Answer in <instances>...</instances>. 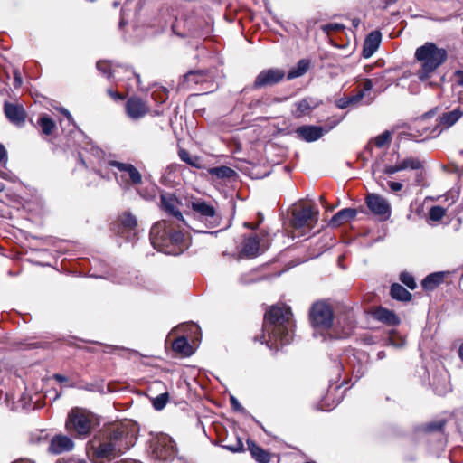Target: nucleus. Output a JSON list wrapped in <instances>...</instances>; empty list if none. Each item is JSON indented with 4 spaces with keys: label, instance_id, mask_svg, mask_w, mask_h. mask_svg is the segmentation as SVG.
Returning <instances> with one entry per match:
<instances>
[{
    "label": "nucleus",
    "instance_id": "obj_47",
    "mask_svg": "<svg viewBox=\"0 0 463 463\" xmlns=\"http://www.w3.org/2000/svg\"><path fill=\"white\" fill-rule=\"evenodd\" d=\"M230 402H231V405L234 411L244 412V408L241 405V403L235 397L231 396Z\"/></svg>",
    "mask_w": 463,
    "mask_h": 463
},
{
    "label": "nucleus",
    "instance_id": "obj_16",
    "mask_svg": "<svg viewBox=\"0 0 463 463\" xmlns=\"http://www.w3.org/2000/svg\"><path fill=\"white\" fill-rule=\"evenodd\" d=\"M318 212L312 207H303L293 213V224L297 228L311 226L317 220Z\"/></svg>",
    "mask_w": 463,
    "mask_h": 463
},
{
    "label": "nucleus",
    "instance_id": "obj_3",
    "mask_svg": "<svg viewBox=\"0 0 463 463\" xmlns=\"http://www.w3.org/2000/svg\"><path fill=\"white\" fill-rule=\"evenodd\" d=\"M414 58L420 64L416 76L421 82H427L429 86H432V82L429 80L433 77L437 69L446 61L448 52L444 48L438 47L434 43L428 42L416 49Z\"/></svg>",
    "mask_w": 463,
    "mask_h": 463
},
{
    "label": "nucleus",
    "instance_id": "obj_54",
    "mask_svg": "<svg viewBox=\"0 0 463 463\" xmlns=\"http://www.w3.org/2000/svg\"><path fill=\"white\" fill-rule=\"evenodd\" d=\"M53 378L59 382V383H63V382H67V377L62 375V374H59V373H56L53 375Z\"/></svg>",
    "mask_w": 463,
    "mask_h": 463
},
{
    "label": "nucleus",
    "instance_id": "obj_23",
    "mask_svg": "<svg viewBox=\"0 0 463 463\" xmlns=\"http://www.w3.org/2000/svg\"><path fill=\"white\" fill-rule=\"evenodd\" d=\"M373 317L378 321L383 322L388 326H396L400 323V318L393 311L381 307L375 309L373 312Z\"/></svg>",
    "mask_w": 463,
    "mask_h": 463
},
{
    "label": "nucleus",
    "instance_id": "obj_20",
    "mask_svg": "<svg viewBox=\"0 0 463 463\" xmlns=\"http://www.w3.org/2000/svg\"><path fill=\"white\" fill-rule=\"evenodd\" d=\"M381 43V33L378 31L370 33L364 40L363 56L370 58L378 49Z\"/></svg>",
    "mask_w": 463,
    "mask_h": 463
},
{
    "label": "nucleus",
    "instance_id": "obj_64",
    "mask_svg": "<svg viewBox=\"0 0 463 463\" xmlns=\"http://www.w3.org/2000/svg\"><path fill=\"white\" fill-rule=\"evenodd\" d=\"M319 200L323 203L324 202V196H320Z\"/></svg>",
    "mask_w": 463,
    "mask_h": 463
},
{
    "label": "nucleus",
    "instance_id": "obj_34",
    "mask_svg": "<svg viewBox=\"0 0 463 463\" xmlns=\"http://www.w3.org/2000/svg\"><path fill=\"white\" fill-rule=\"evenodd\" d=\"M391 141H392L391 132L388 130H385L369 142V144L367 145V149L370 148V146L372 143H373L375 145V146H377L378 148H383V147L388 146L391 143Z\"/></svg>",
    "mask_w": 463,
    "mask_h": 463
},
{
    "label": "nucleus",
    "instance_id": "obj_48",
    "mask_svg": "<svg viewBox=\"0 0 463 463\" xmlns=\"http://www.w3.org/2000/svg\"><path fill=\"white\" fill-rule=\"evenodd\" d=\"M14 86L15 88H18L22 85V77H21L20 71L18 70L14 71Z\"/></svg>",
    "mask_w": 463,
    "mask_h": 463
},
{
    "label": "nucleus",
    "instance_id": "obj_52",
    "mask_svg": "<svg viewBox=\"0 0 463 463\" xmlns=\"http://www.w3.org/2000/svg\"><path fill=\"white\" fill-rule=\"evenodd\" d=\"M444 424H445L444 421H439L438 423H431V424H430L428 429L430 430H439L443 428Z\"/></svg>",
    "mask_w": 463,
    "mask_h": 463
},
{
    "label": "nucleus",
    "instance_id": "obj_63",
    "mask_svg": "<svg viewBox=\"0 0 463 463\" xmlns=\"http://www.w3.org/2000/svg\"><path fill=\"white\" fill-rule=\"evenodd\" d=\"M4 189V184L0 183V191Z\"/></svg>",
    "mask_w": 463,
    "mask_h": 463
},
{
    "label": "nucleus",
    "instance_id": "obj_43",
    "mask_svg": "<svg viewBox=\"0 0 463 463\" xmlns=\"http://www.w3.org/2000/svg\"><path fill=\"white\" fill-rule=\"evenodd\" d=\"M400 171H402V168L399 163L395 165H386L383 168V173L388 175H392Z\"/></svg>",
    "mask_w": 463,
    "mask_h": 463
},
{
    "label": "nucleus",
    "instance_id": "obj_33",
    "mask_svg": "<svg viewBox=\"0 0 463 463\" xmlns=\"http://www.w3.org/2000/svg\"><path fill=\"white\" fill-rule=\"evenodd\" d=\"M179 157L182 161L185 162L186 164L190 165L193 167L195 168H202V159L198 156H192L188 151L185 149H180L179 150Z\"/></svg>",
    "mask_w": 463,
    "mask_h": 463
},
{
    "label": "nucleus",
    "instance_id": "obj_18",
    "mask_svg": "<svg viewBox=\"0 0 463 463\" xmlns=\"http://www.w3.org/2000/svg\"><path fill=\"white\" fill-rule=\"evenodd\" d=\"M73 447L74 443L69 437L56 435L52 439L48 449L51 453L61 454L71 450Z\"/></svg>",
    "mask_w": 463,
    "mask_h": 463
},
{
    "label": "nucleus",
    "instance_id": "obj_8",
    "mask_svg": "<svg viewBox=\"0 0 463 463\" xmlns=\"http://www.w3.org/2000/svg\"><path fill=\"white\" fill-rule=\"evenodd\" d=\"M176 453L175 443L166 434H161L151 441V454L156 459L172 460L175 458Z\"/></svg>",
    "mask_w": 463,
    "mask_h": 463
},
{
    "label": "nucleus",
    "instance_id": "obj_1",
    "mask_svg": "<svg viewBox=\"0 0 463 463\" xmlns=\"http://www.w3.org/2000/svg\"><path fill=\"white\" fill-rule=\"evenodd\" d=\"M137 434V426L131 420L104 426L89 441L87 453L95 463L112 460L135 445Z\"/></svg>",
    "mask_w": 463,
    "mask_h": 463
},
{
    "label": "nucleus",
    "instance_id": "obj_36",
    "mask_svg": "<svg viewBox=\"0 0 463 463\" xmlns=\"http://www.w3.org/2000/svg\"><path fill=\"white\" fill-rule=\"evenodd\" d=\"M399 164L402 171L406 169L418 170L422 168V163L420 159L414 157L405 158L399 162Z\"/></svg>",
    "mask_w": 463,
    "mask_h": 463
},
{
    "label": "nucleus",
    "instance_id": "obj_42",
    "mask_svg": "<svg viewBox=\"0 0 463 463\" xmlns=\"http://www.w3.org/2000/svg\"><path fill=\"white\" fill-rule=\"evenodd\" d=\"M345 26L341 24L331 23L322 26L324 32L329 33L331 31H340L343 30Z\"/></svg>",
    "mask_w": 463,
    "mask_h": 463
},
{
    "label": "nucleus",
    "instance_id": "obj_46",
    "mask_svg": "<svg viewBox=\"0 0 463 463\" xmlns=\"http://www.w3.org/2000/svg\"><path fill=\"white\" fill-rule=\"evenodd\" d=\"M386 184H387L389 189L394 193L401 191L403 187L402 184L400 182L387 181Z\"/></svg>",
    "mask_w": 463,
    "mask_h": 463
},
{
    "label": "nucleus",
    "instance_id": "obj_31",
    "mask_svg": "<svg viewBox=\"0 0 463 463\" xmlns=\"http://www.w3.org/2000/svg\"><path fill=\"white\" fill-rule=\"evenodd\" d=\"M208 172L211 175L221 179H231L236 176V172L232 168L225 165L210 168Z\"/></svg>",
    "mask_w": 463,
    "mask_h": 463
},
{
    "label": "nucleus",
    "instance_id": "obj_13",
    "mask_svg": "<svg viewBox=\"0 0 463 463\" xmlns=\"http://www.w3.org/2000/svg\"><path fill=\"white\" fill-rule=\"evenodd\" d=\"M183 88H189L193 85H198V84H209L205 89H203V90H206V92L213 90L216 86L213 81H212V76L204 71H191L187 72L184 76V80L182 81Z\"/></svg>",
    "mask_w": 463,
    "mask_h": 463
},
{
    "label": "nucleus",
    "instance_id": "obj_60",
    "mask_svg": "<svg viewBox=\"0 0 463 463\" xmlns=\"http://www.w3.org/2000/svg\"><path fill=\"white\" fill-rule=\"evenodd\" d=\"M359 24H360V20L359 19H354L353 20V25L354 27H357L359 25Z\"/></svg>",
    "mask_w": 463,
    "mask_h": 463
},
{
    "label": "nucleus",
    "instance_id": "obj_22",
    "mask_svg": "<svg viewBox=\"0 0 463 463\" xmlns=\"http://www.w3.org/2000/svg\"><path fill=\"white\" fill-rule=\"evenodd\" d=\"M260 241L257 236H250L244 240L241 254L247 258H253L260 254Z\"/></svg>",
    "mask_w": 463,
    "mask_h": 463
},
{
    "label": "nucleus",
    "instance_id": "obj_44",
    "mask_svg": "<svg viewBox=\"0 0 463 463\" xmlns=\"http://www.w3.org/2000/svg\"><path fill=\"white\" fill-rule=\"evenodd\" d=\"M449 391V386L447 384V382L444 380L442 384L435 385L434 386V392L438 395H444Z\"/></svg>",
    "mask_w": 463,
    "mask_h": 463
},
{
    "label": "nucleus",
    "instance_id": "obj_2",
    "mask_svg": "<svg viewBox=\"0 0 463 463\" xmlns=\"http://www.w3.org/2000/svg\"><path fill=\"white\" fill-rule=\"evenodd\" d=\"M293 321L290 307L284 304L272 306L264 316L260 343L270 348L288 345L293 337Z\"/></svg>",
    "mask_w": 463,
    "mask_h": 463
},
{
    "label": "nucleus",
    "instance_id": "obj_14",
    "mask_svg": "<svg viewBox=\"0 0 463 463\" xmlns=\"http://www.w3.org/2000/svg\"><path fill=\"white\" fill-rule=\"evenodd\" d=\"M118 222L119 229L118 233L129 241H134L137 235V218L130 213H124L119 216Z\"/></svg>",
    "mask_w": 463,
    "mask_h": 463
},
{
    "label": "nucleus",
    "instance_id": "obj_55",
    "mask_svg": "<svg viewBox=\"0 0 463 463\" xmlns=\"http://www.w3.org/2000/svg\"><path fill=\"white\" fill-rule=\"evenodd\" d=\"M59 463H86V461L83 459L70 458L66 461L59 462Z\"/></svg>",
    "mask_w": 463,
    "mask_h": 463
},
{
    "label": "nucleus",
    "instance_id": "obj_38",
    "mask_svg": "<svg viewBox=\"0 0 463 463\" xmlns=\"http://www.w3.org/2000/svg\"><path fill=\"white\" fill-rule=\"evenodd\" d=\"M222 448L232 452H241L243 450V443L239 437H235L233 442L222 445Z\"/></svg>",
    "mask_w": 463,
    "mask_h": 463
},
{
    "label": "nucleus",
    "instance_id": "obj_24",
    "mask_svg": "<svg viewBox=\"0 0 463 463\" xmlns=\"http://www.w3.org/2000/svg\"><path fill=\"white\" fill-rule=\"evenodd\" d=\"M317 106V102L312 98H305L295 103V110L293 115L295 118H301L309 113Z\"/></svg>",
    "mask_w": 463,
    "mask_h": 463
},
{
    "label": "nucleus",
    "instance_id": "obj_41",
    "mask_svg": "<svg viewBox=\"0 0 463 463\" xmlns=\"http://www.w3.org/2000/svg\"><path fill=\"white\" fill-rule=\"evenodd\" d=\"M446 211L444 208L440 206H432L430 210L429 215L430 219L432 221H439L445 215Z\"/></svg>",
    "mask_w": 463,
    "mask_h": 463
},
{
    "label": "nucleus",
    "instance_id": "obj_29",
    "mask_svg": "<svg viewBox=\"0 0 463 463\" xmlns=\"http://www.w3.org/2000/svg\"><path fill=\"white\" fill-rule=\"evenodd\" d=\"M390 294L392 298L400 301H409L411 298V294L398 283L392 285Z\"/></svg>",
    "mask_w": 463,
    "mask_h": 463
},
{
    "label": "nucleus",
    "instance_id": "obj_62",
    "mask_svg": "<svg viewBox=\"0 0 463 463\" xmlns=\"http://www.w3.org/2000/svg\"><path fill=\"white\" fill-rule=\"evenodd\" d=\"M207 26H208V29L206 30L204 34H209L212 32L211 24H208Z\"/></svg>",
    "mask_w": 463,
    "mask_h": 463
},
{
    "label": "nucleus",
    "instance_id": "obj_45",
    "mask_svg": "<svg viewBox=\"0 0 463 463\" xmlns=\"http://www.w3.org/2000/svg\"><path fill=\"white\" fill-rule=\"evenodd\" d=\"M335 105H336L337 108H339L341 109H344L351 107L347 96L336 99L335 100Z\"/></svg>",
    "mask_w": 463,
    "mask_h": 463
},
{
    "label": "nucleus",
    "instance_id": "obj_15",
    "mask_svg": "<svg viewBox=\"0 0 463 463\" xmlns=\"http://www.w3.org/2000/svg\"><path fill=\"white\" fill-rule=\"evenodd\" d=\"M373 87V83L372 80L366 79L363 83V88L356 94L347 96L350 106L355 108L360 105L371 104L375 98V96L371 93Z\"/></svg>",
    "mask_w": 463,
    "mask_h": 463
},
{
    "label": "nucleus",
    "instance_id": "obj_12",
    "mask_svg": "<svg viewBox=\"0 0 463 463\" xmlns=\"http://www.w3.org/2000/svg\"><path fill=\"white\" fill-rule=\"evenodd\" d=\"M285 74V71L279 68L263 70L255 78L253 88L261 89L278 84L284 79Z\"/></svg>",
    "mask_w": 463,
    "mask_h": 463
},
{
    "label": "nucleus",
    "instance_id": "obj_26",
    "mask_svg": "<svg viewBox=\"0 0 463 463\" xmlns=\"http://www.w3.org/2000/svg\"><path fill=\"white\" fill-rule=\"evenodd\" d=\"M248 449L250 450L252 458L260 463H269V454L262 448L258 446L254 441L247 440Z\"/></svg>",
    "mask_w": 463,
    "mask_h": 463
},
{
    "label": "nucleus",
    "instance_id": "obj_39",
    "mask_svg": "<svg viewBox=\"0 0 463 463\" xmlns=\"http://www.w3.org/2000/svg\"><path fill=\"white\" fill-rule=\"evenodd\" d=\"M168 397H169V395H168L167 392H164V393H161L158 396H156L153 400V406H154V408L156 410H157V411L162 410L163 408H165V406L167 403Z\"/></svg>",
    "mask_w": 463,
    "mask_h": 463
},
{
    "label": "nucleus",
    "instance_id": "obj_9",
    "mask_svg": "<svg viewBox=\"0 0 463 463\" xmlns=\"http://www.w3.org/2000/svg\"><path fill=\"white\" fill-rule=\"evenodd\" d=\"M109 165L116 167L120 173L115 174V177L121 186L128 188L130 185L142 184V175L133 165L111 160Z\"/></svg>",
    "mask_w": 463,
    "mask_h": 463
},
{
    "label": "nucleus",
    "instance_id": "obj_49",
    "mask_svg": "<svg viewBox=\"0 0 463 463\" xmlns=\"http://www.w3.org/2000/svg\"><path fill=\"white\" fill-rule=\"evenodd\" d=\"M454 78L458 85L463 86V71H457L454 74Z\"/></svg>",
    "mask_w": 463,
    "mask_h": 463
},
{
    "label": "nucleus",
    "instance_id": "obj_6",
    "mask_svg": "<svg viewBox=\"0 0 463 463\" xmlns=\"http://www.w3.org/2000/svg\"><path fill=\"white\" fill-rule=\"evenodd\" d=\"M92 425L91 416L83 409L74 408L68 414L66 429L79 438H86Z\"/></svg>",
    "mask_w": 463,
    "mask_h": 463
},
{
    "label": "nucleus",
    "instance_id": "obj_28",
    "mask_svg": "<svg viewBox=\"0 0 463 463\" xmlns=\"http://www.w3.org/2000/svg\"><path fill=\"white\" fill-rule=\"evenodd\" d=\"M310 62L308 60L302 59L300 60L297 66L291 68L288 72L287 78L288 80H293L304 75L307 70L309 69Z\"/></svg>",
    "mask_w": 463,
    "mask_h": 463
},
{
    "label": "nucleus",
    "instance_id": "obj_37",
    "mask_svg": "<svg viewBox=\"0 0 463 463\" xmlns=\"http://www.w3.org/2000/svg\"><path fill=\"white\" fill-rule=\"evenodd\" d=\"M96 66L97 69L108 78H116L115 73L117 71L115 68H112L110 63L107 61H98Z\"/></svg>",
    "mask_w": 463,
    "mask_h": 463
},
{
    "label": "nucleus",
    "instance_id": "obj_35",
    "mask_svg": "<svg viewBox=\"0 0 463 463\" xmlns=\"http://www.w3.org/2000/svg\"><path fill=\"white\" fill-rule=\"evenodd\" d=\"M38 124L41 127L42 132L46 136L51 135L55 128L54 121L48 115L41 116L38 119Z\"/></svg>",
    "mask_w": 463,
    "mask_h": 463
},
{
    "label": "nucleus",
    "instance_id": "obj_50",
    "mask_svg": "<svg viewBox=\"0 0 463 463\" xmlns=\"http://www.w3.org/2000/svg\"><path fill=\"white\" fill-rule=\"evenodd\" d=\"M7 160V153L5 146L0 143V164L5 163Z\"/></svg>",
    "mask_w": 463,
    "mask_h": 463
},
{
    "label": "nucleus",
    "instance_id": "obj_40",
    "mask_svg": "<svg viewBox=\"0 0 463 463\" xmlns=\"http://www.w3.org/2000/svg\"><path fill=\"white\" fill-rule=\"evenodd\" d=\"M400 280L406 285L410 289H415L417 284L413 276L408 272H402L400 275Z\"/></svg>",
    "mask_w": 463,
    "mask_h": 463
},
{
    "label": "nucleus",
    "instance_id": "obj_30",
    "mask_svg": "<svg viewBox=\"0 0 463 463\" xmlns=\"http://www.w3.org/2000/svg\"><path fill=\"white\" fill-rule=\"evenodd\" d=\"M172 347L175 352L184 355H190L193 353L192 347L184 336L176 338L173 342Z\"/></svg>",
    "mask_w": 463,
    "mask_h": 463
},
{
    "label": "nucleus",
    "instance_id": "obj_51",
    "mask_svg": "<svg viewBox=\"0 0 463 463\" xmlns=\"http://www.w3.org/2000/svg\"><path fill=\"white\" fill-rule=\"evenodd\" d=\"M108 94L115 100H121L124 99V96L112 90H108Z\"/></svg>",
    "mask_w": 463,
    "mask_h": 463
},
{
    "label": "nucleus",
    "instance_id": "obj_25",
    "mask_svg": "<svg viewBox=\"0 0 463 463\" xmlns=\"http://www.w3.org/2000/svg\"><path fill=\"white\" fill-rule=\"evenodd\" d=\"M356 213L357 212L354 208L342 209L332 217L330 224L333 226H339L353 220L356 216Z\"/></svg>",
    "mask_w": 463,
    "mask_h": 463
},
{
    "label": "nucleus",
    "instance_id": "obj_4",
    "mask_svg": "<svg viewBox=\"0 0 463 463\" xmlns=\"http://www.w3.org/2000/svg\"><path fill=\"white\" fill-rule=\"evenodd\" d=\"M184 235L180 230H175L171 221L162 220L156 222L150 230L151 244L158 251L166 254H179L181 250H171L170 246H177L184 241Z\"/></svg>",
    "mask_w": 463,
    "mask_h": 463
},
{
    "label": "nucleus",
    "instance_id": "obj_32",
    "mask_svg": "<svg viewBox=\"0 0 463 463\" xmlns=\"http://www.w3.org/2000/svg\"><path fill=\"white\" fill-rule=\"evenodd\" d=\"M162 205L163 208L173 217H175L178 222H184L183 215L181 212L176 209L175 203L172 199H166L165 197H162Z\"/></svg>",
    "mask_w": 463,
    "mask_h": 463
},
{
    "label": "nucleus",
    "instance_id": "obj_61",
    "mask_svg": "<svg viewBox=\"0 0 463 463\" xmlns=\"http://www.w3.org/2000/svg\"><path fill=\"white\" fill-rule=\"evenodd\" d=\"M398 0H386V5H390L396 3Z\"/></svg>",
    "mask_w": 463,
    "mask_h": 463
},
{
    "label": "nucleus",
    "instance_id": "obj_56",
    "mask_svg": "<svg viewBox=\"0 0 463 463\" xmlns=\"http://www.w3.org/2000/svg\"><path fill=\"white\" fill-rule=\"evenodd\" d=\"M13 463H35L33 460L27 459V458H21L14 461Z\"/></svg>",
    "mask_w": 463,
    "mask_h": 463
},
{
    "label": "nucleus",
    "instance_id": "obj_21",
    "mask_svg": "<svg viewBox=\"0 0 463 463\" xmlns=\"http://www.w3.org/2000/svg\"><path fill=\"white\" fill-rule=\"evenodd\" d=\"M5 114L6 118L14 124L23 123L25 119V111L22 106L5 103Z\"/></svg>",
    "mask_w": 463,
    "mask_h": 463
},
{
    "label": "nucleus",
    "instance_id": "obj_58",
    "mask_svg": "<svg viewBox=\"0 0 463 463\" xmlns=\"http://www.w3.org/2000/svg\"><path fill=\"white\" fill-rule=\"evenodd\" d=\"M61 111L62 114H64L67 117V118L69 120L71 119V116L70 112L66 109H61Z\"/></svg>",
    "mask_w": 463,
    "mask_h": 463
},
{
    "label": "nucleus",
    "instance_id": "obj_11",
    "mask_svg": "<svg viewBox=\"0 0 463 463\" xmlns=\"http://www.w3.org/2000/svg\"><path fill=\"white\" fill-rule=\"evenodd\" d=\"M365 202L369 210L381 220L385 221L390 218L392 208L385 198L376 194H369Z\"/></svg>",
    "mask_w": 463,
    "mask_h": 463
},
{
    "label": "nucleus",
    "instance_id": "obj_17",
    "mask_svg": "<svg viewBox=\"0 0 463 463\" xmlns=\"http://www.w3.org/2000/svg\"><path fill=\"white\" fill-rule=\"evenodd\" d=\"M125 109L127 115L134 120L143 118L149 111V108L146 102L137 97L128 99L126 102Z\"/></svg>",
    "mask_w": 463,
    "mask_h": 463
},
{
    "label": "nucleus",
    "instance_id": "obj_53",
    "mask_svg": "<svg viewBox=\"0 0 463 463\" xmlns=\"http://www.w3.org/2000/svg\"><path fill=\"white\" fill-rule=\"evenodd\" d=\"M167 98H168L167 90H166V89L162 88V89L159 90V99H160V101H161V102H164L165 99H167Z\"/></svg>",
    "mask_w": 463,
    "mask_h": 463
},
{
    "label": "nucleus",
    "instance_id": "obj_59",
    "mask_svg": "<svg viewBox=\"0 0 463 463\" xmlns=\"http://www.w3.org/2000/svg\"><path fill=\"white\" fill-rule=\"evenodd\" d=\"M458 356L460 360L463 362V344L458 348Z\"/></svg>",
    "mask_w": 463,
    "mask_h": 463
},
{
    "label": "nucleus",
    "instance_id": "obj_5",
    "mask_svg": "<svg viewBox=\"0 0 463 463\" xmlns=\"http://www.w3.org/2000/svg\"><path fill=\"white\" fill-rule=\"evenodd\" d=\"M433 115L432 111L424 114L417 122L426 133L425 138H434L439 137L445 129L449 128L455 125L459 118L463 116V110L460 108H456L451 111L442 113L439 118L438 123L432 128L425 126V120Z\"/></svg>",
    "mask_w": 463,
    "mask_h": 463
},
{
    "label": "nucleus",
    "instance_id": "obj_10",
    "mask_svg": "<svg viewBox=\"0 0 463 463\" xmlns=\"http://www.w3.org/2000/svg\"><path fill=\"white\" fill-rule=\"evenodd\" d=\"M191 208L207 227L214 228L220 224L221 216L216 213L215 208L206 202L202 200L192 202Z\"/></svg>",
    "mask_w": 463,
    "mask_h": 463
},
{
    "label": "nucleus",
    "instance_id": "obj_19",
    "mask_svg": "<svg viewBox=\"0 0 463 463\" xmlns=\"http://www.w3.org/2000/svg\"><path fill=\"white\" fill-rule=\"evenodd\" d=\"M298 137L307 142H313L324 135V128L317 126H302L296 130Z\"/></svg>",
    "mask_w": 463,
    "mask_h": 463
},
{
    "label": "nucleus",
    "instance_id": "obj_57",
    "mask_svg": "<svg viewBox=\"0 0 463 463\" xmlns=\"http://www.w3.org/2000/svg\"><path fill=\"white\" fill-rule=\"evenodd\" d=\"M244 226L247 227V228L255 230V229L258 228L259 224L258 223L257 224H252V223H250V222H245Z\"/></svg>",
    "mask_w": 463,
    "mask_h": 463
},
{
    "label": "nucleus",
    "instance_id": "obj_7",
    "mask_svg": "<svg viewBox=\"0 0 463 463\" xmlns=\"http://www.w3.org/2000/svg\"><path fill=\"white\" fill-rule=\"evenodd\" d=\"M309 321L316 330H328L334 324V312L332 307L326 301H317L310 307Z\"/></svg>",
    "mask_w": 463,
    "mask_h": 463
},
{
    "label": "nucleus",
    "instance_id": "obj_27",
    "mask_svg": "<svg viewBox=\"0 0 463 463\" xmlns=\"http://www.w3.org/2000/svg\"><path fill=\"white\" fill-rule=\"evenodd\" d=\"M445 272H435L428 275L421 282V286L426 290H433L444 279Z\"/></svg>",
    "mask_w": 463,
    "mask_h": 463
}]
</instances>
